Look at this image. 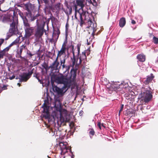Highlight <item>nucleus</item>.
I'll return each instance as SVG.
<instances>
[{"label": "nucleus", "mask_w": 158, "mask_h": 158, "mask_svg": "<svg viewBox=\"0 0 158 158\" xmlns=\"http://www.w3.org/2000/svg\"><path fill=\"white\" fill-rule=\"evenodd\" d=\"M154 77V76L152 73H151L150 75L147 76V78L144 81V83L146 85L149 84L151 82Z\"/></svg>", "instance_id": "obj_17"}, {"label": "nucleus", "mask_w": 158, "mask_h": 158, "mask_svg": "<svg viewBox=\"0 0 158 158\" xmlns=\"http://www.w3.org/2000/svg\"><path fill=\"white\" fill-rule=\"evenodd\" d=\"M11 33H10L9 32L7 33L6 37L5 38V40H8L13 35Z\"/></svg>", "instance_id": "obj_34"}, {"label": "nucleus", "mask_w": 158, "mask_h": 158, "mask_svg": "<svg viewBox=\"0 0 158 158\" xmlns=\"http://www.w3.org/2000/svg\"><path fill=\"white\" fill-rule=\"evenodd\" d=\"M27 44L25 43L24 44L20 46L19 48L17 50V53L16 55L17 58H20L21 59L23 58V57L21 56L22 52L23 51L27 49Z\"/></svg>", "instance_id": "obj_11"}, {"label": "nucleus", "mask_w": 158, "mask_h": 158, "mask_svg": "<svg viewBox=\"0 0 158 158\" xmlns=\"http://www.w3.org/2000/svg\"><path fill=\"white\" fill-rule=\"evenodd\" d=\"M53 89L55 92L57 93L58 95L63 96L65 92V89H63V87L61 88H60L56 86H53Z\"/></svg>", "instance_id": "obj_13"}, {"label": "nucleus", "mask_w": 158, "mask_h": 158, "mask_svg": "<svg viewBox=\"0 0 158 158\" xmlns=\"http://www.w3.org/2000/svg\"><path fill=\"white\" fill-rule=\"evenodd\" d=\"M80 45L79 44H77V54L76 56L77 57H79L80 53Z\"/></svg>", "instance_id": "obj_30"}, {"label": "nucleus", "mask_w": 158, "mask_h": 158, "mask_svg": "<svg viewBox=\"0 0 158 158\" xmlns=\"http://www.w3.org/2000/svg\"><path fill=\"white\" fill-rule=\"evenodd\" d=\"M126 23L125 18L124 17H122L120 19L119 21V26L121 27H123L125 25Z\"/></svg>", "instance_id": "obj_22"}, {"label": "nucleus", "mask_w": 158, "mask_h": 158, "mask_svg": "<svg viewBox=\"0 0 158 158\" xmlns=\"http://www.w3.org/2000/svg\"><path fill=\"white\" fill-rule=\"evenodd\" d=\"M42 107L44 110L43 112L44 113V117L46 118H50V115L49 112V107L44 102L42 106Z\"/></svg>", "instance_id": "obj_12"}, {"label": "nucleus", "mask_w": 158, "mask_h": 158, "mask_svg": "<svg viewBox=\"0 0 158 158\" xmlns=\"http://www.w3.org/2000/svg\"><path fill=\"white\" fill-rule=\"evenodd\" d=\"M137 58L140 62H143L145 60L146 56L143 54H139L137 56Z\"/></svg>", "instance_id": "obj_21"}, {"label": "nucleus", "mask_w": 158, "mask_h": 158, "mask_svg": "<svg viewBox=\"0 0 158 158\" xmlns=\"http://www.w3.org/2000/svg\"><path fill=\"white\" fill-rule=\"evenodd\" d=\"M84 0H76V3L74 4L73 8L75 10V17L77 19H78L77 17V12H79L80 10H83L84 6Z\"/></svg>", "instance_id": "obj_5"}, {"label": "nucleus", "mask_w": 158, "mask_h": 158, "mask_svg": "<svg viewBox=\"0 0 158 158\" xmlns=\"http://www.w3.org/2000/svg\"><path fill=\"white\" fill-rule=\"evenodd\" d=\"M140 98H143L142 99L143 100L145 103L149 102L152 98V92L150 90L145 89L144 90H142L140 95Z\"/></svg>", "instance_id": "obj_4"}, {"label": "nucleus", "mask_w": 158, "mask_h": 158, "mask_svg": "<svg viewBox=\"0 0 158 158\" xmlns=\"http://www.w3.org/2000/svg\"><path fill=\"white\" fill-rule=\"evenodd\" d=\"M20 15L21 16V17L22 18L23 22V18H26V19H27V18L26 17V16L24 15L23 13H20Z\"/></svg>", "instance_id": "obj_42"}, {"label": "nucleus", "mask_w": 158, "mask_h": 158, "mask_svg": "<svg viewBox=\"0 0 158 158\" xmlns=\"http://www.w3.org/2000/svg\"><path fill=\"white\" fill-rule=\"evenodd\" d=\"M68 24H66V32L67 31H68Z\"/></svg>", "instance_id": "obj_46"}, {"label": "nucleus", "mask_w": 158, "mask_h": 158, "mask_svg": "<svg viewBox=\"0 0 158 158\" xmlns=\"http://www.w3.org/2000/svg\"><path fill=\"white\" fill-rule=\"evenodd\" d=\"M2 89H3V90L7 89V86L4 85L3 87L1 88Z\"/></svg>", "instance_id": "obj_44"}, {"label": "nucleus", "mask_w": 158, "mask_h": 158, "mask_svg": "<svg viewBox=\"0 0 158 158\" xmlns=\"http://www.w3.org/2000/svg\"><path fill=\"white\" fill-rule=\"evenodd\" d=\"M83 113V111L82 110H81L80 111V115H82V113Z\"/></svg>", "instance_id": "obj_49"}, {"label": "nucleus", "mask_w": 158, "mask_h": 158, "mask_svg": "<svg viewBox=\"0 0 158 158\" xmlns=\"http://www.w3.org/2000/svg\"><path fill=\"white\" fill-rule=\"evenodd\" d=\"M85 54L86 53L87 56L89 55L90 53V51L89 49L85 50Z\"/></svg>", "instance_id": "obj_41"}, {"label": "nucleus", "mask_w": 158, "mask_h": 158, "mask_svg": "<svg viewBox=\"0 0 158 158\" xmlns=\"http://www.w3.org/2000/svg\"><path fill=\"white\" fill-rule=\"evenodd\" d=\"M28 54L30 57H31L33 55V54H32L31 52L28 53Z\"/></svg>", "instance_id": "obj_48"}, {"label": "nucleus", "mask_w": 158, "mask_h": 158, "mask_svg": "<svg viewBox=\"0 0 158 158\" xmlns=\"http://www.w3.org/2000/svg\"><path fill=\"white\" fill-rule=\"evenodd\" d=\"M15 79H18V77H16L15 78Z\"/></svg>", "instance_id": "obj_54"}, {"label": "nucleus", "mask_w": 158, "mask_h": 158, "mask_svg": "<svg viewBox=\"0 0 158 158\" xmlns=\"http://www.w3.org/2000/svg\"><path fill=\"white\" fill-rule=\"evenodd\" d=\"M34 69H32L31 71H29L28 73H23V75H20V82L23 81H26L31 76V75L33 73Z\"/></svg>", "instance_id": "obj_10"}, {"label": "nucleus", "mask_w": 158, "mask_h": 158, "mask_svg": "<svg viewBox=\"0 0 158 158\" xmlns=\"http://www.w3.org/2000/svg\"><path fill=\"white\" fill-rule=\"evenodd\" d=\"M34 77H35L40 83H41V80L40 78L39 74L38 73H35L34 74Z\"/></svg>", "instance_id": "obj_28"}, {"label": "nucleus", "mask_w": 158, "mask_h": 158, "mask_svg": "<svg viewBox=\"0 0 158 158\" xmlns=\"http://www.w3.org/2000/svg\"><path fill=\"white\" fill-rule=\"evenodd\" d=\"M60 31L59 30V29H58V31H57V34L58 35V37H58H59V34H60Z\"/></svg>", "instance_id": "obj_47"}, {"label": "nucleus", "mask_w": 158, "mask_h": 158, "mask_svg": "<svg viewBox=\"0 0 158 158\" xmlns=\"http://www.w3.org/2000/svg\"><path fill=\"white\" fill-rule=\"evenodd\" d=\"M72 47V51L73 54V57L71 58V60L70 61V63L69 65V69L71 67L72 68L70 71V73H72L73 71L76 70V74H77V71L78 68V64H77V61L79 59V57L75 56L74 52V46L73 45H71Z\"/></svg>", "instance_id": "obj_3"}, {"label": "nucleus", "mask_w": 158, "mask_h": 158, "mask_svg": "<svg viewBox=\"0 0 158 158\" xmlns=\"http://www.w3.org/2000/svg\"><path fill=\"white\" fill-rule=\"evenodd\" d=\"M79 14V18L80 19V25L82 27L83 25L85 23V21H88L90 18L89 17V14L88 11L82 10V13L80 11L79 12H77Z\"/></svg>", "instance_id": "obj_6"}, {"label": "nucleus", "mask_w": 158, "mask_h": 158, "mask_svg": "<svg viewBox=\"0 0 158 158\" xmlns=\"http://www.w3.org/2000/svg\"><path fill=\"white\" fill-rule=\"evenodd\" d=\"M43 29V28L39 27V26L38 27L35 34V36L39 38H41L44 34Z\"/></svg>", "instance_id": "obj_16"}, {"label": "nucleus", "mask_w": 158, "mask_h": 158, "mask_svg": "<svg viewBox=\"0 0 158 158\" xmlns=\"http://www.w3.org/2000/svg\"><path fill=\"white\" fill-rule=\"evenodd\" d=\"M102 126L104 127L105 128H106V127L104 125L103 123L101 124Z\"/></svg>", "instance_id": "obj_50"}, {"label": "nucleus", "mask_w": 158, "mask_h": 158, "mask_svg": "<svg viewBox=\"0 0 158 158\" xmlns=\"http://www.w3.org/2000/svg\"><path fill=\"white\" fill-rule=\"evenodd\" d=\"M65 5L67 8L66 10L63 9V11L67 15H70L72 13V6L69 5L67 2H65Z\"/></svg>", "instance_id": "obj_15"}, {"label": "nucleus", "mask_w": 158, "mask_h": 158, "mask_svg": "<svg viewBox=\"0 0 158 158\" xmlns=\"http://www.w3.org/2000/svg\"><path fill=\"white\" fill-rule=\"evenodd\" d=\"M66 49V47L62 46L60 50L58 51L57 57L58 58L59 56H60L62 55L65 54V51Z\"/></svg>", "instance_id": "obj_20"}, {"label": "nucleus", "mask_w": 158, "mask_h": 158, "mask_svg": "<svg viewBox=\"0 0 158 158\" xmlns=\"http://www.w3.org/2000/svg\"><path fill=\"white\" fill-rule=\"evenodd\" d=\"M17 85H19V87L21 85V84L19 83H18L17 84Z\"/></svg>", "instance_id": "obj_52"}, {"label": "nucleus", "mask_w": 158, "mask_h": 158, "mask_svg": "<svg viewBox=\"0 0 158 158\" xmlns=\"http://www.w3.org/2000/svg\"><path fill=\"white\" fill-rule=\"evenodd\" d=\"M59 62L58 61V58L56 57L55 60L49 66L51 69L52 73H54L56 72H59L60 68V66L59 65Z\"/></svg>", "instance_id": "obj_8"}, {"label": "nucleus", "mask_w": 158, "mask_h": 158, "mask_svg": "<svg viewBox=\"0 0 158 158\" xmlns=\"http://www.w3.org/2000/svg\"><path fill=\"white\" fill-rule=\"evenodd\" d=\"M67 44V38H66V39L64 40V42L62 44V46L66 47V44Z\"/></svg>", "instance_id": "obj_37"}, {"label": "nucleus", "mask_w": 158, "mask_h": 158, "mask_svg": "<svg viewBox=\"0 0 158 158\" xmlns=\"http://www.w3.org/2000/svg\"><path fill=\"white\" fill-rule=\"evenodd\" d=\"M18 20L17 18H14L13 17V21L10 24V28L9 30V32L12 34H14L16 31L17 27L16 25L18 23Z\"/></svg>", "instance_id": "obj_9"}, {"label": "nucleus", "mask_w": 158, "mask_h": 158, "mask_svg": "<svg viewBox=\"0 0 158 158\" xmlns=\"http://www.w3.org/2000/svg\"><path fill=\"white\" fill-rule=\"evenodd\" d=\"M97 126H98V127L100 129V130H101V127H102V125H101V123L99 122H98V124H97Z\"/></svg>", "instance_id": "obj_39"}, {"label": "nucleus", "mask_w": 158, "mask_h": 158, "mask_svg": "<svg viewBox=\"0 0 158 158\" xmlns=\"http://www.w3.org/2000/svg\"><path fill=\"white\" fill-rule=\"evenodd\" d=\"M42 51H40L39 50H38L37 53V57L39 58V59L41 58H42L43 56V54H42Z\"/></svg>", "instance_id": "obj_27"}, {"label": "nucleus", "mask_w": 158, "mask_h": 158, "mask_svg": "<svg viewBox=\"0 0 158 158\" xmlns=\"http://www.w3.org/2000/svg\"><path fill=\"white\" fill-rule=\"evenodd\" d=\"M69 126L71 128H73L74 126V123L73 122H71L69 124Z\"/></svg>", "instance_id": "obj_38"}, {"label": "nucleus", "mask_w": 158, "mask_h": 158, "mask_svg": "<svg viewBox=\"0 0 158 158\" xmlns=\"http://www.w3.org/2000/svg\"><path fill=\"white\" fill-rule=\"evenodd\" d=\"M91 37H90V38ZM92 38L91 39H90V38H89V39H87V44L88 45H90L91 42H92V39H92Z\"/></svg>", "instance_id": "obj_35"}, {"label": "nucleus", "mask_w": 158, "mask_h": 158, "mask_svg": "<svg viewBox=\"0 0 158 158\" xmlns=\"http://www.w3.org/2000/svg\"><path fill=\"white\" fill-rule=\"evenodd\" d=\"M42 66L46 70H47L50 69L49 68V67H48V64H46L45 62H44V63L42 65Z\"/></svg>", "instance_id": "obj_32"}, {"label": "nucleus", "mask_w": 158, "mask_h": 158, "mask_svg": "<svg viewBox=\"0 0 158 158\" xmlns=\"http://www.w3.org/2000/svg\"><path fill=\"white\" fill-rule=\"evenodd\" d=\"M131 23L133 24H135L136 23V22L134 20L131 19Z\"/></svg>", "instance_id": "obj_45"}, {"label": "nucleus", "mask_w": 158, "mask_h": 158, "mask_svg": "<svg viewBox=\"0 0 158 158\" xmlns=\"http://www.w3.org/2000/svg\"><path fill=\"white\" fill-rule=\"evenodd\" d=\"M87 28H89V30L92 31L91 32V35L92 36V39H94V35H98V33L99 32H98L95 34L96 31L97 30L96 24L93 23L90 19L87 21Z\"/></svg>", "instance_id": "obj_7"}, {"label": "nucleus", "mask_w": 158, "mask_h": 158, "mask_svg": "<svg viewBox=\"0 0 158 158\" xmlns=\"http://www.w3.org/2000/svg\"><path fill=\"white\" fill-rule=\"evenodd\" d=\"M79 58L80 60V64H81L82 61L86 58V56L85 52H83Z\"/></svg>", "instance_id": "obj_23"}, {"label": "nucleus", "mask_w": 158, "mask_h": 158, "mask_svg": "<svg viewBox=\"0 0 158 158\" xmlns=\"http://www.w3.org/2000/svg\"><path fill=\"white\" fill-rule=\"evenodd\" d=\"M124 107V105L123 104H122L121 107L120 108V109L119 110V113L118 115H120V113L122 112V111L123 110V108Z\"/></svg>", "instance_id": "obj_36"}, {"label": "nucleus", "mask_w": 158, "mask_h": 158, "mask_svg": "<svg viewBox=\"0 0 158 158\" xmlns=\"http://www.w3.org/2000/svg\"><path fill=\"white\" fill-rule=\"evenodd\" d=\"M122 86V85H118V84H114L112 85V87L114 89H118L120 87V86Z\"/></svg>", "instance_id": "obj_29"}, {"label": "nucleus", "mask_w": 158, "mask_h": 158, "mask_svg": "<svg viewBox=\"0 0 158 158\" xmlns=\"http://www.w3.org/2000/svg\"><path fill=\"white\" fill-rule=\"evenodd\" d=\"M48 158H51L50 157H49L48 156Z\"/></svg>", "instance_id": "obj_55"}, {"label": "nucleus", "mask_w": 158, "mask_h": 158, "mask_svg": "<svg viewBox=\"0 0 158 158\" xmlns=\"http://www.w3.org/2000/svg\"><path fill=\"white\" fill-rule=\"evenodd\" d=\"M4 41V39H0V47L2 44L3 43Z\"/></svg>", "instance_id": "obj_40"}, {"label": "nucleus", "mask_w": 158, "mask_h": 158, "mask_svg": "<svg viewBox=\"0 0 158 158\" xmlns=\"http://www.w3.org/2000/svg\"><path fill=\"white\" fill-rule=\"evenodd\" d=\"M55 8L57 11H59L61 9L63 10V5L60 3H59L55 6Z\"/></svg>", "instance_id": "obj_25"}, {"label": "nucleus", "mask_w": 158, "mask_h": 158, "mask_svg": "<svg viewBox=\"0 0 158 158\" xmlns=\"http://www.w3.org/2000/svg\"><path fill=\"white\" fill-rule=\"evenodd\" d=\"M76 69L73 71L72 73H70L71 75L69 77H67L66 76L63 75L60 76L55 77V81L58 83L63 84V89H65V92H66L71 86H75L76 83Z\"/></svg>", "instance_id": "obj_1"}, {"label": "nucleus", "mask_w": 158, "mask_h": 158, "mask_svg": "<svg viewBox=\"0 0 158 158\" xmlns=\"http://www.w3.org/2000/svg\"><path fill=\"white\" fill-rule=\"evenodd\" d=\"M89 134L90 135V137L92 138L93 137V136L94 135L95 132L93 128L89 129Z\"/></svg>", "instance_id": "obj_26"}, {"label": "nucleus", "mask_w": 158, "mask_h": 158, "mask_svg": "<svg viewBox=\"0 0 158 158\" xmlns=\"http://www.w3.org/2000/svg\"><path fill=\"white\" fill-rule=\"evenodd\" d=\"M29 14H30V15H31V13H29Z\"/></svg>", "instance_id": "obj_56"}, {"label": "nucleus", "mask_w": 158, "mask_h": 158, "mask_svg": "<svg viewBox=\"0 0 158 158\" xmlns=\"http://www.w3.org/2000/svg\"><path fill=\"white\" fill-rule=\"evenodd\" d=\"M153 42L155 44H158V38L154 36L153 38Z\"/></svg>", "instance_id": "obj_33"}, {"label": "nucleus", "mask_w": 158, "mask_h": 158, "mask_svg": "<svg viewBox=\"0 0 158 158\" xmlns=\"http://www.w3.org/2000/svg\"><path fill=\"white\" fill-rule=\"evenodd\" d=\"M3 90V89H2L1 88H0V94L1 93V92Z\"/></svg>", "instance_id": "obj_51"}, {"label": "nucleus", "mask_w": 158, "mask_h": 158, "mask_svg": "<svg viewBox=\"0 0 158 158\" xmlns=\"http://www.w3.org/2000/svg\"><path fill=\"white\" fill-rule=\"evenodd\" d=\"M20 39L19 37H18L13 42L10 44L8 47L4 49L2 51H4L6 53V52L8 51L9 50L10 48L13 45H17L18 47H19V45L18 44L19 41Z\"/></svg>", "instance_id": "obj_14"}, {"label": "nucleus", "mask_w": 158, "mask_h": 158, "mask_svg": "<svg viewBox=\"0 0 158 158\" xmlns=\"http://www.w3.org/2000/svg\"><path fill=\"white\" fill-rule=\"evenodd\" d=\"M69 120L66 119V122H68L69 121Z\"/></svg>", "instance_id": "obj_53"}, {"label": "nucleus", "mask_w": 158, "mask_h": 158, "mask_svg": "<svg viewBox=\"0 0 158 158\" xmlns=\"http://www.w3.org/2000/svg\"><path fill=\"white\" fill-rule=\"evenodd\" d=\"M40 16V15L37 14L35 16L32 17L30 20L31 21H33L35 20H36V24L37 27L39 26L40 25V20H39Z\"/></svg>", "instance_id": "obj_19"}, {"label": "nucleus", "mask_w": 158, "mask_h": 158, "mask_svg": "<svg viewBox=\"0 0 158 158\" xmlns=\"http://www.w3.org/2000/svg\"><path fill=\"white\" fill-rule=\"evenodd\" d=\"M15 78V76L14 75H13L11 77H10L9 78V79L10 80H12Z\"/></svg>", "instance_id": "obj_43"}, {"label": "nucleus", "mask_w": 158, "mask_h": 158, "mask_svg": "<svg viewBox=\"0 0 158 158\" xmlns=\"http://www.w3.org/2000/svg\"><path fill=\"white\" fill-rule=\"evenodd\" d=\"M89 32V34H90V32Z\"/></svg>", "instance_id": "obj_57"}, {"label": "nucleus", "mask_w": 158, "mask_h": 158, "mask_svg": "<svg viewBox=\"0 0 158 158\" xmlns=\"http://www.w3.org/2000/svg\"><path fill=\"white\" fill-rule=\"evenodd\" d=\"M60 66L62 67L63 69H65L66 71H68L69 70V65H67L65 64V58L60 60Z\"/></svg>", "instance_id": "obj_18"}, {"label": "nucleus", "mask_w": 158, "mask_h": 158, "mask_svg": "<svg viewBox=\"0 0 158 158\" xmlns=\"http://www.w3.org/2000/svg\"><path fill=\"white\" fill-rule=\"evenodd\" d=\"M23 26L25 31V37L29 38L33 34L35 31L34 28L31 27L27 19L23 18Z\"/></svg>", "instance_id": "obj_2"}, {"label": "nucleus", "mask_w": 158, "mask_h": 158, "mask_svg": "<svg viewBox=\"0 0 158 158\" xmlns=\"http://www.w3.org/2000/svg\"><path fill=\"white\" fill-rule=\"evenodd\" d=\"M59 145L62 151H63L65 149L66 150H67V145L66 144H64V143H60Z\"/></svg>", "instance_id": "obj_24"}, {"label": "nucleus", "mask_w": 158, "mask_h": 158, "mask_svg": "<svg viewBox=\"0 0 158 158\" xmlns=\"http://www.w3.org/2000/svg\"><path fill=\"white\" fill-rule=\"evenodd\" d=\"M5 53L4 51H0V59L3 58V57L5 55Z\"/></svg>", "instance_id": "obj_31"}]
</instances>
